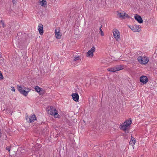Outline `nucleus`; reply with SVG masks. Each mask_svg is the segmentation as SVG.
Instances as JSON below:
<instances>
[{"mask_svg": "<svg viewBox=\"0 0 157 157\" xmlns=\"http://www.w3.org/2000/svg\"><path fill=\"white\" fill-rule=\"evenodd\" d=\"M132 123L131 119L130 118L128 120H126L124 123L121 124L119 128L120 129L123 130L125 133H129L128 127Z\"/></svg>", "mask_w": 157, "mask_h": 157, "instance_id": "obj_1", "label": "nucleus"}, {"mask_svg": "<svg viewBox=\"0 0 157 157\" xmlns=\"http://www.w3.org/2000/svg\"><path fill=\"white\" fill-rule=\"evenodd\" d=\"M138 62L142 64H146L149 61V59L146 56H139L137 58Z\"/></svg>", "mask_w": 157, "mask_h": 157, "instance_id": "obj_2", "label": "nucleus"}, {"mask_svg": "<svg viewBox=\"0 0 157 157\" xmlns=\"http://www.w3.org/2000/svg\"><path fill=\"white\" fill-rule=\"evenodd\" d=\"M17 87L18 90L20 93L25 96H27L28 94V93L30 91L29 90H24V88L21 87L20 86L17 85Z\"/></svg>", "mask_w": 157, "mask_h": 157, "instance_id": "obj_3", "label": "nucleus"}, {"mask_svg": "<svg viewBox=\"0 0 157 157\" xmlns=\"http://www.w3.org/2000/svg\"><path fill=\"white\" fill-rule=\"evenodd\" d=\"M113 33L114 37L118 41L120 40V33L117 29H114L113 30Z\"/></svg>", "mask_w": 157, "mask_h": 157, "instance_id": "obj_4", "label": "nucleus"}, {"mask_svg": "<svg viewBox=\"0 0 157 157\" xmlns=\"http://www.w3.org/2000/svg\"><path fill=\"white\" fill-rule=\"evenodd\" d=\"M117 15L119 17L122 19H125L127 18H130V17L125 13H119L117 11Z\"/></svg>", "mask_w": 157, "mask_h": 157, "instance_id": "obj_5", "label": "nucleus"}, {"mask_svg": "<svg viewBox=\"0 0 157 157\" xmlns=\"http://www.w3.org/2000/svg\"><path fill=\"white\" fill-rule=\"evenodd\" d=\"M148 81V78L146 76L142 75L140 77V81L142 83L141 84H146Z\"/></svg>", "mask_w": 157, "mask_h": 157, "instance_id": "obj_6", "label": "nucleus"}, {"mask_svg": "<svg viewBox=\"0 0 157 157\" xmlns=\"http://www.w3.org/2000/svg\"><path fill=\"white\" fill-rule=\"evenodd\" d=\"M131 29L133 32H139L141 30V27H139V25H135L129 27Z\"/></svg>", "mask_w": 157, "mask_h": 157, "instance_id": "obj_7", "label": "nucleus"}, {"mask_svg": "<svg viewBox=\"0 0 157 157\" xmlns=\"http://www.w3.org/2000/svg\"><path fill=\"white\" fill-rule=\"evenodd\" d=\"M34 89L36 91L39 93L40 94H42L44 93V90L43 89L40 88L38 86H35Z\"/></svg>", "mask_w": 157, "mask_h": 157, "instance_id": "obj_8", "label": "nucleus"}, {"mask_svg": "<svg viewBox=\"0 0 157 157\" xmlns=\"http://www.w3.org/2000/svg\"><path fill=\"white\" fill-rule=\"evenodd\" d=\"M71 96L73 100L77 102L78 101L79 96L77 93H72Z\"/></svg>", "mask_w": 157, "mask_h": 157, "instance_id": "obj_9", "label": "nucleus"}, {"mask_svg": "<svg viewBox=\"0 0 157 157\" xmlns=\"http://www.w3.org/2000/svg\"><path fill=\"white\" fill-rule=\"evenodd\" d=\"M134 18L135 20L140 23H142L143 22V20L140 16L136 14L134 16Z\"/></svg>", "mask_w": 157, "mask_h": 157, "instance_id": "obj_10", "label": "nucleus"}, {"mask_svg": "<svg viewBox=\"0 0 157 157\" xmlns=\"http://www.w3.org/2000/svg\"><path fill=\"white\" fill-rule=\"evenodd\" d=\"M55 33L56 38L59 39L62 36V34L60 33V30L58 28L56 29Z\"/></svg>", "mask_w": 157, "mask_h": 157, "instance_id": "obj_11", "label": "nucleus"}, {"mask_svg": "<svg viewBox=\"0 0 157 157\" xmlns=\"http://www.w3.org/2000/svg\"><path fill=\"white\" fill-rule=\"evenodd\" d=\"M43 29V25L41 24H39L38 26V30L41 35H42L44 33Z\"/></svg>", "mask_w": 157, "mask_h": 157, "instance_id": "obj_12", "label": "nucleus"}, {"mask_svg": "<svg viewBox=\"0 0 157 157\" xmlns=\"http://www.w3.org/2000/svg\"><path fill=\"white\" fill-rule=\"evenodd\" d=\"M36 117L35 114H33L31 117L29 118V120L28 121L29 123L33 122L34 121L36 120Z\"/></svg>", "mask_w": 157, "mask_h": 157, "instance_id": "obj_13", "label": "nucleus"}, {"mask_svg": "<svg viewBox=\"0 0 157 157\" xmlns=\"http://www.w3.org/2000/svg\"><path fill=\"white\" fill-rule=\"evenodd\" d=\"M54 111H56V109L52 107H50V109L48 110V113L52 115H53Z\"/></svg>", "mask_w": 157, "mask_h": 157, "instance_id": "obj_14", "label": "nucleus"}, {"mask_svg": "<svg viewBox=\"0 0 157 157\" xmlns=\"http://www.w3.org/2000/svg\"><path fill=\"white\" fill-rule=\"evenodd\" d=\"M136 139L132 136L131 140L129 142V144L133 146L136 143Z\"/></svg>", "mask_w": 157, "mask_h": 157, "instance_id": "obj_15", "label": "nucleus"}, {"mask_svg": "<svg viewBox=\"0 0 157 157\" xmlns=\"http://www.w3.org/2000/svg\"><path fill=\"white\" fill-rule=\"evenodd\" d=\"M40 2V4L41 6L45 7L47 4V2L46 0H41Z\"/></svg>", "mask_w": 157, "mask_h": 157, "instance_id": "obj_16", "label": "nucleus"}, {"mask_svg": "<svg viewBox=\"0 0 157 157\" xmlns=\"http://www.w3.org/2000/svg\"><path fill=\"white\" fill-rule=\"evenodd\" d=\"M124 68V66L122 65L117 66L116 67V71H118Z\"/></svg>", "mask_w": 157, "mask_h": 157, "instance_id": "obj_17", "label": "nucleus"}, {"mask_svg": "<svg viewBox=\"0 0 157 157\" xmlns=\"http://www.w3.org/2000/svg\"><path fill=\"white\" fill-rule=\"evenodd\" d=\"M53 115L54 116V117L55 118H59L60 117V116L58 114V111L57 110L56 111H54Z\"/></svg>", "mask_w": 157, "mask_h": 157, "instance_id": "obj_18", "label": "nucleus"}, {"mask_svg": "<svg viewBox=\"0 0 157 157\" xmlns=\"http://www.w3.org/2000/svg\"><path fill=\"white\" fill-rule=\"evenodd\" d=\"M116 67H113L111 68H109L107 70L108 71L115 72L116 71Z\"/></svg>", "mask_w": 157, "mask_h": 157, "instance_id": "obj_19", "label": "nucleus"}, {"mask_svg": "<svg viewBox=\"0 0 157 157\" xmlns=\"http://www.w3.org/2000/svg\"><path fill=\"white\" fill-rule=\"evenodd\" d=\"M93 52L90 51V50L88 51V52L87 53L86 56L87 57L91 56L93 57Z\"/></svg>", "mask_w": 157, "mask_h": 157, "instance_id": "obj_20", "label": "nucleus"}, {"mask_svg": "<svg viewBox=\"0 0 157 157\" xmlns=\"http://www.w3.org/2000/svg\"><path fill=\"white\" fill-rule=\"evenodd\" d=\"M102 27V25H101V27L99 28L100 33V34H101V36H103L104 35V34L103 32L102 31V30L101 29Z\"/></svg>", "mask_w": 157, "mask_h": 157, "instance_id": "obj_21", "label": "nucleus"}, {"mask_svg": "<svg viewBox=\"0 0 157 157\" xmlns=\"http://www.w3.org/2000/svg\"><path fill=\"white\" fill-rule=\"evenodd\" d=\"M79 59V57L77 56H75L74 59V61H75Z\"/></svg>", "mask_w": 157, "mask_h": 157, "instance_id": "obj_22", "label": "nucleus"}, {"mask_svg": "<svg viewBox=\"0 0 157 157\" xmlns=\"http://www.w3.org/2000/svg\"><path fill=\"white\" fill-rule=\"evenodd\" d=\"M22 33L21 32H19L17 33V36L16 37V40H18L19 39V36H19L20 35H21Z\"/></svg>", "mask_w": 157, "mask_h": 157, "instance_id": "obj_23", "label": "nucleus"}, {"mask_svg": "<svg viewBox=\"0 0 157 157\" xmlns=\"http://www.w3.org/2000/svg\"><path fill=\"white\" fill-rule=\"evenodd\" d=\"M0 23L2 24L3 27L4 28L5 27H6V25L4 24V21L2 20H1V21L0 20Z\"/></svg>", "mask_w": 157, "mask_h": 157, "instance_id": "obj_24", "label": "nucleus"}, {"mask_svg": "<svg viewBox=\"0 0 157 157\" xmlns=\"http://www.w3.org/2000/svg\"><path fill=\"white\" fill-rule=\"evenodd\" d=\"M95 50V47L94 46H93L91 48V49L90 50L93 52H94Z\"/></svg>", "mask_w": 157, "mask_h": 157, "instance_id": "obj_25", "label": "nucleus"}, {"mask_svg": "<svg viewBox=\"0 0 157 157\" xmlns=\"http://www.w3.org/2000/svg\"><path fill=\"white\" fill-rule=\"evenodd\" d=\"M6 149L7 150L10 152V146H7L6 147Z\"/></svg>", "mask_w": 157, "mask_h": 157, "instance_id": "obj_26", "label": "nucleus"}, {"mask_svg": "<svg viewBox=\"0 0 157 157\" xmlns=\"http://www.w3.org/2000/svg\"><path fill=\"white\" fill-rule=\"evenodd\" d=\"M3 76L2 73L0 71V79H3Z\"/></svg>", "mask_w": 157, "mask_h": 157, "instance_id": "obj_27", "label": "nucleus"}, {"mask_svg": "<svg viewBox=\"0 0 157 157\" xmlns=\"http://www.w3.org/2000/svg\"><path fill=\"white\" fill-rule=\"evenodd\" d=\"M60 135V133L59 132V133L57 132V133L56 135V136H55V137L56 138H57V137H58L59 135Z\"/></svg>", "mask_w": 157, "mask_h": 157, "instance_id": "obj_28", "label": "nucleus"}, {"mask_svg": "<svg viewBox=\"0 0 157 157\" xmlns=\"http://www.w3.org/2000/svg\"><path fill=\"white\" fill-rule=\"evenodd\" d=\"M16 0H13L12 2L14 5L16 4Z\"/></svg>", "mask_w": 157, "mask_h": 157, "instance_id": "obj_29", "label": "nucleus"}, {"mask_svg": "<svg viewBox=\"0 0 157 157\" xmlns=\"http://www.w3.org/2000/svg\"><path fill=\"white\" fill-rule=\"evenodd\" d=\"M11 90L12 91H13L14 92L15 91V89L14 88V87H13V86H12L11 87Z\"/></svg>", "mask_w": 157, "mask_h": 157, "instance_id": "obj_30", "label": "nucleus"}, {"mask_svg": "<svg viewBox=\"0 0 157 157\" xmlns=\"http://www.w3.org/2000/svg\"><path fill=\"white\" fill-rule=\"evenodd\" d=\"M30 90V89H29V88H27L25 87L24 88V90Z\"/></svg>", "mask_w": 157, "mask_h": 157, "instance_id": "obj_31", "label": "nucleus"}, {"mask_svg": "<svg viewBox=\"0 0 157 157\" xmlns=\"http://www.w3.org/2000/svg\"><path fill=\"white\" fill-rule=\"evenodd\" d=\"M38 150L41 147V144H39L38 145Z\"/></svg>", "mask_w": 157, "mask_h": 157, "instance_id": "obj_32", "label": "nucleus"}, {"mask_svg": "<svg viewBox=\"0 0 157 157\" xmlns=\"http://www.w3.org/2000/svg\"><path fill=\"white\" fill-rule=\"evenodd\" d=\"M2 134L1 132V130L0 129V138L1 137V136H2Z\"/></svg>", "mask_w": 157, "mask_h": 157, "instance_id": "obj_33", "label": "nucleus"}, {"mask_svg": "<svg viewBox=\"0 0 157 157\" xmlns=\"http://www.w3.org/2000/svg\"><path fill=\"white\" fill-rule=\"evenodd\" d=\"M26 120H29V118L28 117H27L26 118Z\"/></svg>", "mask_w": 157, "mask_h": 157, "instance_id": "obj_34", "label": "nucleus"}, {"mask_svg": "<svg viewBox=\"0 0 157 157\" xmlns=\"http://www.w3.org/2000/svg\"><path fill=\"white\" fill-rule=\"evenodd\" d=\"M58 127H56V128H55V129H56V130H58V129H58Z\"/></svg>", "mask_w": 157, "mask_h": 157, "instance_id": "obj_35", "label": "nucleus"}, {"mask_svg": "<svg viewBox=\"0 0 157 157\" xmlns=\"http://www.w3.org/2000/svg\"><path fill=\"white\" fill-rule=\"evenodd\" d=\"M0 57L2 58V55L1 54H0Z\"/></svg>", "mask_w": 157, "mask_h": 157, "instance_id": "obj_36", "label": "nucleus"}, {"mask_svg": "<svg viewBox=\"0 0 157 157\" xmlns=\"http://www.w3.org/2000/svg\"><path fill=\"white\" fill-rule=\"evenodd\" d=\"M44 129H43V131H44Z\"/></svg>", "mask_w": 157, "mask_h": 157, "instance_id": "obj_37", "label": "nucleus"}, {"mask_svg": "<svg viewBox=\"0 0 157 157\" xmlns=\"http://www.w3.org/2000/svg\"><path fill=\"white\" fill-rule=\"evenodd\" d=\"M90 1H91V0H89Z\"/></svg>", "mask_w": 157, "mask_h": 157, "instance_id": "obj_38", "label": "nucleus"}, {"mask_svg": "<svg viewBox=\"0 0 157 157\" xmlns=\"http://www.w3.org/2000/svg\"><path fill=\"white\" fill-rule=\"evenodd\" d=\"M2 58L3 59V60H4V58Z\"/></svg>", "mask_w": 157, "mask_h": 157, "instance_id": "obj_39", "label": "nucleus"}, {"mask_svg": "<svg viewBox=\"0 0 157 157\" xmlns=\"http://www.w3.org/2000/svg\"><path fill=\"white\" fill-rule=\"evenodd\" d=\"M99 157H101L100 156Z\"/></svg>", "mask_w": 157, "mask_h": 157, "instance_id": "obj_40", "label": "nucleus"}]
</instances>
